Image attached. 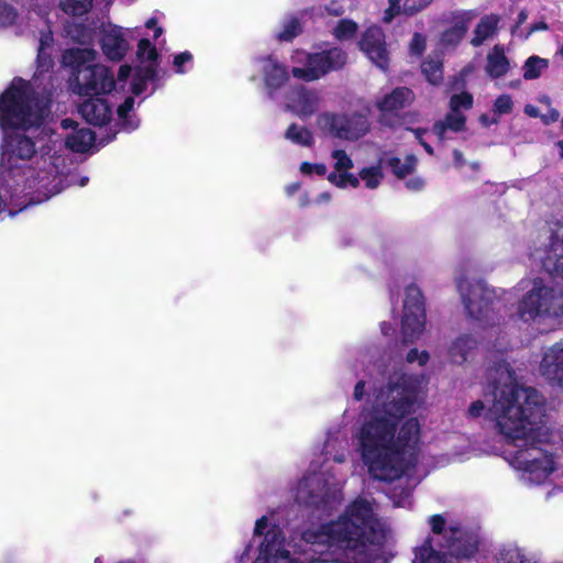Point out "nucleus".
Here are the masks:
<instances>
[{
    "label": "nucleus",
    "instance_id": "1",
    "mask_svg": "<svg viewBox=\"0 0 563 563\" xmlns=\"http://www.w3.org/2000/svg\"><path fill=\"white\" fill-rule=\"evenodd\" d=\"M385 542L378 505L360 496L336 520L307 528L298 543L286 538L275 512L262 516L241 559L254 544L253 563H389L393 554Z\"/></svg>",
    "mask_w": 563,
    "mask_h": 563
},
{
    "label": "nucleus",
    "instance_id": "2",
    "mask_svg": "<svg viewBox=\"0 0 563 563\" xmlns=\"http://www.w3.org/2000/svg\"><path fill=\"white\" fill-rule=\"evenodd\" d=\"M386 386L369 387L367 405L360 413L354 434L363 463L378 481H398L389 497L396 507L411 505L410 494L416 482L404 475L412 465L420 440L417 418L401 420L416 410L419 380L393 367Z\"/></svg>",
    "mask_w": 563,
    "mask_h": 563
},
{
    "label": "nucleus",
    "instance_id": "3",
    "mask_svg": "<svg viewBox=\"0 0 563 563\" xmlns=\"http://www.w3.org/2000/svg\"><path fill=\"white\" fill-rule=\"evenodd\" d=\"M494 371L496 386L486 399L487 408L484 401L476 400L470 406L468 415L476 418L486 410L498 433L518 448L512 465L521 472V481L529 486L540 485L554 471L553 457L544 448L551 439L549 428L542 422L545 399L536 388L518 384L505 360Z\"/></svg>",
    "mask_w": 563,
    "mask_h": 563
},
{
    "label": "nucleus",
    "instance_id": "4",
    "mask_svg": "<svg viewBox=\"0 0 563 563\" xmlns=\"http://www.w3.org/2000/svg\"><path fill=\"white\" fill-rule=\"evenodd\" d=\"M347 446V438L340 430L328 433L322 463L313 461L308 472L291 488V495L298 504L322 512H330L341 504L344 478L333 463L345 462Z\"/></svg>",
    "mask_w": 563,
    "mask_h": 563
},
{
    "label": "nucleus",
    "instance_id": "5",
    "mask_svg": "<svg viewBox=\"0 0 563 563\" xmlns=\"http://www.w3.org/2000/svg\"><path fill=\"white\" fill-rule=\"evenodd\" d=\"M35 154L30 135L13 132L5 139L0 158V213L14 217L29 205L26 188L32 187L26 162Z\"/></svg>",
    "mask_w": 563,
    "mask_h": 563
},
{
    "label": "nucleus",
    "instance_id": "6",
    "mask_svg": "<svg viewBox=\"0 0 563 563\" xmlns=\"http://www.w3.org/2000/svg\"><path fill=\"white\" fill-rule=\"evenodd\" d=\"M47 106V99L36 96L30 82L15 78L0 96V125L33 133L42 128Z\"/></svg>",
    "mask_w": 563,
    "mask_h": 563
},
{
    "label": "nucleus",
    "instance_id": "7",
    "mask_svg": "<svg viewBox=\"0 0 563 563\" xmlns=\"http://www.w3.org/2000/svg\"><path fill=\"white\" fill-rule=\"evenodd\" d=\"M526 290L518 305V316L525 322H540L563 316V290L550 287L541 278L522 279Z\"/></svg>",
    "mask_w": 563,
    "mask_h": 563
},
{
    "label": "nucleus",
    "instance_id": "8",
    "mask_svg": "<svg viewBox=\"0 0 563 563\" xmlns=\"http://www.w3.org/2000/svg\"><path fill=\"white\" fill-rule=\"evenodd\" d=\"M96 51L91 48H71L65 52L63 59L76 71V91L81 96H99L110 92L115 81L109 69L102 65H92Z\"/></svg>",
    "mask_w": 563,
    "mask_h": 563
},
{
    "label": "nucleus",
    "instance_id": "9",
    "mask_svg": "<svg viewBox=\"0 0 563 563\" xmlns=\"http://www.w3.org/2000/svg\"><path fill=\"white\" fill-rule=\"evenodd\" d=\"M346 53L332 47L321 52L309 53L296 49L290 56L292 63L291 75L296 79L311 82L321 79L331 71H336L346 64Z\"/></svg>",
    "mask_w": 563,
    "mask_h": 563
},
{
    "label": "nucleus",
    "instance_id": "10",
    "mask_svg": "<svg viewBox=\"0 0 563 563\" xmlns=\"http://www.w3.org/2000/svg\"><path fill=\"white\" fill-rule=\"evenodd\" d=\"M529 257L553 279L563 282V222H553L544 228L531 247Z\"/></svg>",
    "mask_w": 563,
    "mask_h": 563
},
{
    "label": "nucleus",
    "instance_id": "11",
    "mask_svg": "<svg viewBox=\"0 0 563 563\" xmlns=\"http://www.w3.org/2000/svg\"><path fill=\"white\" fill-rule=\"evenodd\" d=\"M465 310L471 319L482 327L494 324L497 320L493 305L496 290L483 283L470 284L462 280L457 285Z\"/></svg>",
    "mask_w": 563,
    "mask_h": 563
},
{
    "label": "nucleus",
    "instance_id": "12",
    "mask_svg": "<svg viewBox=\"0 0 563 563\" xmlns=\"http://www.w3.org/2000/svg\"><path fill=\"white\" fill-rule=\"evenodd\" d=\"M317 124L321 130L346 141H356L364 136L369 130L367 117L360 112H324L318 117Z\"/></svg>",
    "mask_w": 563,
    "mask_h": 563
},
{
    "label": "nucleus",
    "instance_id": "13",
    "mask_svg": "<svg viewBox=\"0 0 563 563\" xmlns=\"http://www.w3.org/2000/svg\"><path fill=\"white\" fill-rule=\"evenodd\" d=\"M424 305L420 289L410 285L406 288L401 332L405 342H413L424 328Z\"/></svg>",
    "mask_w": 563,
    "mask_h": 563
},
{
    "label": "nucleus",
    "instance_id": "14",
    "mask_svg": "<svg viewBox=\"0 0 563 563\" xmlns=\"http://www.w3.org/2000/svg\"><path fill=\"white\" fill-rule=\"evenodd\" d=\"M59 9L73 18L71 22L65 24V33L73 41L80 44L92 42L96 25L91 23H79L76 20L86 15L92 8V0H59Z\"/></svg>",
    "mask_w": 563,
    "mask_h": 563
},
{
    "label": "nucleus",
    "instance_id": "15",
    "mask_svg": "<svg viewBox=\"0 0 563 563\" xmlns=\"http://www.w3.org/2000/svg\"><path fill=\"white\" fill-rule=\"evenodd\" d=\"M139 67L136 68L131 87L134 95L145 91L146 82L154 80L157 74V51L152 43L143 38L137 45Z\"/></svg>",
    "mask_w": 563,
    "mask_h": 563
},
{
    "label": "nucleus",
    "instance_id": "16",
    "mask_svg": "<svg viewBox=\"0 0 563 563\" xmlns=\"http://www.w3.org/2000/svg\"><path fill=\"white\" fill-rule=\"evenodd\" d=\"M319 91L298 85L285 96V109L301 120L311 118L321 107Z\"/></svg>",
    "mask_w": 563,
    "mask_h": 563
},
{
    "label": "nucleus",
    "instance_id": "17",
    "mask_svg": "<svg viewBox=\"0 0 563 563\" xmlns=\"http://www.w3.org/2000/svg\"><path fill=\"white\" fill-rule=\"evenodd\" d=\"M360 49L382 70L388 68L389 53L386 46L385 34L378 26H369L362 34L358 42Z\"/></svg>",
    "mask_w": 563,
    "mask_h": 563
},
{
    "label": "nucleus",
    "instance_id": "18",
    "mask_svg": "<svg viewBox=\"0 0 563 563\" xmlns=\"http://www.w3.org/2000/svg\"><path fill=\"white\" fill-rule=\"evenodd\" d=\"M473 11H455L450 14L452 25L444 30L440 36L438 46L441 51L454 49L464 38L470 22L474 19Z\"/></svg>",
    "mask_w": 563,
    "mask_h": 563
},
{
    "label": "nucleus",
    "instance_id": "19",
    "mask_svg": "<svg viewBox=\"0 0 563 563\" xmlns=\"http://www.w3.org/2000/svg\"><path fill=\"white\" fill-rule=\"evenodd\" d=\"M260 70L263 75L265 89L269 98H275L276 92L289 79L287 67L272 56H265L257 59Z\"/></svg>",
    "mask_w": 563,
    "mask_h": 563
},
{
    "label": "nucleus",
    "instance_id": "20",
    "mask_svg": "<svg viewBox=\"0 0 563 563\" xmlns=\"http://www.w3.org/2000/svg\"><path fill=\"white\" fill-rule=\"evenodd\" d=\"M539 373L549 383L563 386V342L543 350Z\"/></svg>",
    "mask_w": 563,
    "mask_h": 563
},
{
    "label": "nucleus",
    "instance_id": "21",
    "mask_svg": "<svg viewBox=\"0 0 563 563\" xmlns=\"http://www.w3.org/2000/svg\"><path fill=\"white\" fill-rule=\"evenodd\" d=\"M101 48L111 60H120L129 49V44L122 34L121 27L113 24H102Z\"/></svg>",
    "mask_w": 563,
    "mask_h": 563
},
{
    "label": "nucleus",
    "instance_id": "22",
    "mask_svg": "<svg viewBox=\"0 0 563 563\" xmlns=\"http://www.w3.org/2000/svg\"><path fill=\"white\" fill-rule=\"evenodd\" d=\"M79 112L87 122L103 125L111 118V108L102 98H90L79 106Z\"/></svg>",
    "mask_w": 563,
    "mask_h": 563
},
{
    "label": "nucleus",
    "instance_id": "23",
    "mask_svg": "<svg viewBox=\"0 0 563 563\" xmlns=\"http://www.w3.org/2000/svg\"><path fill=\"white\" fill-rule=\"evenodd\" d=\"M413 100V93L408 88H396L377 102L383 117L393 114L409 106Z\"/></svg>",
    "mask_w": 563,
    "mask_h": 563
},
{
    "label": "nucleus",
    "instance_id": "24",
    "mask_svg": "<svg viewBox=\"0 0 563 563\" xmlns=\"http://www.w3.org/2000/svg\"><path fill=\"white\" fill-rule=\"evenodd\" d=\"M466 118L461 111L451 110L443 120H440L433 125V133L439 141L450 139L449 132H461L465 129Z\"/></svg>",
    "mask_w": 563,
    "mask_h": 563
},
{
    "label": "nucleus",
    "instance_id": "25",
    "mask_svg": "<svg viewBox=\"0 0 563 563\" xmlns=\"http://www.w3.org/2000/svg\"><path fill=\"white\" fill-rule=\"evenodd\" d=\"M510 69V63L505 54L503 45H495L487 54L486 57V74L493 78H500L505 76Z\"/></svg>",
    "mask_w": 563,
    "mask_h": 563
},
{
    "label": "nucleus",
    "instance_id": "26",
    "mask_svg": "<svg viewBox=\"0 0 563 563\" xmlns=\"http://www.w3.org/2000/svg\"><path fill=\"white\" fill-rule=\"evenodd\" d=\"M500 18L497 14L484 15L474 29L471 44L474 47L481 46L485 41L492 38L496 32Z\"/></svg>",
    "mask_w": 563,
    "mask_h": 563
},
{
    "label": "nucleus",
    "instance_id": "27",
    "mask_svg": "<svg viewBox=\"0 0 563 563\" xmlns=\"http://www.w3.org/2000/svg\"><path fill=\"white\" fill-rule=\"evenodd\" d=\"M476 340L471 335L457 336L449 347V357L452 363L462 364L467 360L468 353L475 349Z\"/></svg>",
    "mask_w": 563,
    "mask_h": 563
},
{
    "label": "nucleus",
    "instance_id": "28",
    "mask_svg": "<svg viewBox=\"0 0 563 563\" xmlns=\"http://www.w3.org/2000/svg\"><path fill=\"white\" fill-rule=\"evenodd\" d=\"M95 142V134L88 128H81L66 136L65 143L73 152L85 153Z\"/></svg>",
    "mask_w": 563,
    "mask_h": 563
},
{
    "label": "nucleus",
    "instance_id": "29",
    "mask_svg": "<svg viewBox=\"0 0 563 563\" xmlns=\"http://www.w3.org/2000/svg\"><path fill=\"white\" fill-rule=\"evenodd\" d=\"M43 27L40 31L38 36V54H37V63L41 68H48L51 65V58L48 54V49L53 45V33L47 23V21H42Z\"/></svg>",
    "mask_w": 563,
    "mask_h": 563
},
{
    "label": "nucleus",
    "instance_id": "30",
    "mask_svg": "<svg viewBox=\"0 0 563 563\" xmlns=\"http://www.w3.org/2000/svg\"><path fill=\"white\" fill-rule=\"evenodd\" d=\"M285 137L294 144L300 146H311L313 143V136L309 129L292 123L288 126L285 132Z\"/></svg>",
    "mask_w": 563,
    "mask_h": 563
},
{
    "label": "nucleus",
    "instance_id": "31",
    "mask_svg": "<svg viewBox=\"0 0 563 563\" xmlns=\"http://www.w3.org/2000/svg\"><path fill=\"white\" fill-rule=\"evenodd\" d=\"M417 165V158L413 155H407L404 159L399 157H390L388 159V166L391 168L393 173L402 178L409 174H411Z\"/></svg>",
    "mask_w": 563,
    "mask_h": 563
},
{
    "label": "nucleus",
    "instance_id": "32",
    "mask_svg": "<svg viewBox=\"0 0 563 563\" xmlns=\"http://www.w3.org/2000/svg\"><path fill=\"white\" fill-rule=\"evenodd\" d=\"M549 67V60L545 58H541L539 56H530L522 69H523V78L526 80L537 79L541 76V74Z\"/></svg>",
    "mask_w": 563,
    "mask_h": 563
},
{
    "label": "nucleus",
    "instance_id": "33",
    "mask_svg": "<svg viewBox=\"0 0 563 563\" xmlns=\"http://www.w3.org/2000/svg\"><path fill=\"white\" fill-rule=\"evenodd\" d=\"M497 563H537L518 547H506L500 550Z\"/></svg>",
    "mask_w": 563,
    "mask_h": 563
},
{
    "label": "nucleus",
    "instance_id": "34",
    "mask_svg": "<svg viewBox=\"0 0 563 563\" xmlns=\"http://www.w3.org/2000/svg\"><path fill=\"white\" fill-rule=\"evenodd\" d=\"M422 73L428 81L438 85L442 80V62L438 58H428L421 65Z\"/></svg>",
    "mask_w": 563,
    "mask_h": 563
},
{
    "label": "nucleus",
    "instance_id": "35",
    "mask_svg": "<svg viewBox=\"0 0 563 563\" xmlns=\"http://www.w3.org/2000/svg\"><path fill=\"white\" fill-rule=\"evenodd\" d=\"M134 107V98L128 97L124 102L118 108V117L122 121L124 129L133 131L139 126V121L129 117V112Z\"/></svg>",
    "mask_w": 563,
    "mask_h": 563
},
{
    "label": "nucleus",
    "instance_id": "36",
    "mask_svg": "<svg viewBox=\"0 0 563 563\" xmlns=\"http://www.w3.org/2000/svg\"><path fill=\"white\" fill-rule=\"evenodd\" d=\"M358 29V25L356 22L349 20V19H342L338 22L335 27L332 31V34L334 37L339 41H345L354 37L356 34V31Z\"/></svg>",
    "mask_w": 563,
    "mask_h": 563
},
{
    "label": "nucleus",
    "instance_id": "37",
    "mask_svg": "<svg viewBox=\"0 0 563 563\" xmlns=\"http://www.w3.org/2000/svg\"><path fill=\"white\" fill-rule=\"evenodd\" d=\"M360 178L365 183V186L368 189L377 188L383 179L380 166H372L361 169Z\"/></svg>",
    "mask_w": 563,
    "mask_h": 563
},
{
    "label": "nucleus",
    "instance_id": "38",
    "mask_svg": "<svg viewBox=\"0 0 563 563\" xmlns=\"http://www.w3.org/2000/svg\"><path fill=\"white\" fill-rule=\"evenodd\" d=\"M301 32V26L296 18H289L284 22L283 30L277 34V40L289 42Z\"/></svg>",
    "mask_w": 563,
    "mask_h": 563
},
{
    "label": "nucleus",
    "instance_id": "39",
    "mask_svg": "<svg viewBox=\"0 0 563 563\" xmlns=\"http://www.w3.org/2000/svg\"><path fill=\"white\" fill-rule=\"evenodd\" d=\"M16 18V10L12 5L0 0V29L13 25Z\"/></svg>",
    "mask_w": 563,
    "mask_h": 563
},
{
    "label": "nucleus",
    "instance_id": "40",
    "mask_svg": "<svg viewBox=\"0 0 563 563\" xmlns=\"http://www.w3.org/2000/svg\"><path fill=\"white\" fill-rule=\"evenodd\" d=\"M473 106V97L468 92L453 95L450 100V109L461 111L468 110Z\"/></svg>",
    "mask_w": 563,
    "mask_h": 563
},
{
    "label": "nucleus",
    "instance_id": "41",
    "mask_svg": "<svg viewBox=\"0 0 563 563\" xmlns=\"http://www.w3.org/2000/svg\"><path fill=\"white\" fill-rule=\"evenodd\" d=\"M334 161V168L338 172L347 173L353 167V162L343 150H334L331 154Z\"/></svg>",
    "mask_w": 563,
    "mask_h": 563
},
{
    "label": "nucleus",
    "instance_id": "42",
    "mask_svg": "<svg viewBox=\"0 0 563 563\" xmlns=\"http://www.w3.org/2000/svg\"><path fill=\"white\" fill-rule=\"evenodd\" d=\"M433 0H405L402 3V13L413 15L426 9Z\"/></svg>",
    "mask_w": 563,
    "mask_h": 563
},
{
    "label": "nucleus",
    "instance_id": "43",
    "mask_svg": "<svg viewBox=\"0 0 563 563\" xmlns=\"http://www.w3.org/2000/svg\"><path fill=\"white\" fill-rule=\"evenodd\" d=\"M514 107L512 99L509 95L499 96L494 102V113L501 115L510 113Z\"/></svg>",
    "mask_w": 563,
    "mask_h": 563
},
{
    "label": "nucleus",
    "instance_id": "44",
    "mask_svg": "<svg viewBox=\"0 0 563 563\" xmlns=\"http://www.w3.org/2000/svg\"><path fill=\"white\" fill-rule=\"evenodd\" d=\"M57 0H29L30 5L41 16H46L54 8Z\"/></svg>",
    "mask_w": 563,
    "mask_h": 563
},
{
    "label": "nucleus",
    "instance_id": "45",
    "mask_svg": "<svg viewBox=\"0 0 563 563\" xmlns=\"http://www.w3.org/2000/svg\"><path fill=\"white\" fill-rule=\"evenodd\" d=\"M402 0H388L389 7L386 9L383 20L390 22L396 15L402 12Z\"/></svg>",
    "mask_w": 563,
    "mask_h": 563
},
{
    "label": "nucleus",
    "instance_id": "46",
    "mask_svg": "<svg viewBox=\"0 0 563 563\" xmlns=\"http://www.w3.org/2000/svg\"><path fill=\"white\" fill-rule=\"evenodd\" d=\"M426 36L420 33H415L410 42V52L416 55H421L426 49Z\"/></svg>",
    "mask_w": 563,
    "mask_h": 563
},
{
    "label": "nucleus",
    "instance_id": "47",
    "mask_svg": "<svg viewBox=\"0 0 563 563\" xmlns=\"http://www.w3.org/2000/svg\"><path fill=\"white\" fill-rule=\"evenodd\" d=\"M300 172L303 175H311V174L324 175L327 173V167L324 164H311L308 162H303L300 165Z\"/></svg>",
    "mask_w": 563,
    "mask_h": 563
},
{
    "label": "nucleus",
    "instance_id": "48",
    "mask_svg": "<svg viewBox=\"0 0 563 563\" xmlns=\"http://www.w3.org/2000/svg\"><path fill=\"white\" fill-rule=\"evenodd\" d=\"M406 360L408 363L417 362L420 366H423L429 361V354L426 351L419 352L417 349H412L408 352Z\"/></svg>",
    "mask_w": 563,
    "mask_h": 563
},
{
    "label": "nucleus",
    "instance_id": "49",
    "mask_svg": "<svg viewBox=\"0 0 563 563\" xmlns=\"http://www.w3.org/2000/svg\"><path fill=\"white\" fill-rule=\"evenodd\" d=\"M192 60V55L189 52H183L174 57V67L178 74L185 73L183 66Z\"/></svg>",
    "mask_w": 563,
    "mask_h": 563
},
{
    "label": "nucleus",
    "instance_id": "50",
    "mask_svg": "<svg viewBox=\"0 0 563 563\" xmlns=\"http://www.w3.org/2000/svg\"><path fill=\"white\" fill-rule=\"evenodd\" d=\"M329 181L333 185L345 188L346 187V173L345 172H339V173H331L328 177Z\"/></svg>",
    "mask_w": 563,
    "mask_h": 563
},
{
    "label": "nucleus",
    "instance_id": "51",
    "mask_svg": "<svg viewBox=\"0 0 563 563\" xmlns=\"http://www.w3.org/2000/svg\"><path fill=\"white\" fill-rule=\"evenodd\" d=\"M406 187L411 191H420L424 187V180L421 177H413L406 181Z\"/></svg>",
    "mask_w": 563,
    "mask_h": 563
},
{
    "label": "nucleus",
    "instance_id": "52",
    "mask_svg": "<svg viewBox=\"0 0 563 563\" xmlns=\"http://www.w3.org/2000/svg\"><path fill=\"white\" fill-rule=\"evenodd\" d=\"M366 385L367 383L365 380H360L354 388L353 397L355 400H362L365 393H366Z\"/></svg>",
    "mask_w": 563,
    "mask_h": 563
},
{
    "label": "nucleus",
    "instance_id": "53",
    "mask_svg": "<svg viewBox=\"0 0 563 563\" xmlns=\"http://www.w3.org/2000/svg\"><path fill=\"white\" fill-rule=\"evenodd\" d=\"M559 117H560L559 111H556L555 109H550L548 111V113L542 115V121L545 124H550L552 122L558 121Z\"/></svg>",
    "mask_w": 563,
    "mask_h": 563
},
{
    "label": "nucleus",
    "instance_id": "54",
    "mask_svg": "<svg viewBox=\"0 0 563 563\" xmlns=\"http://www.w3.org/2000/svg\"><path fill=\"white\" fill-rule=\"evenodd\" d=\"M325 10L328 11L329 14L335 16L341 15L344 12L343 7L338 2H332L329 7L325 8Z\"/></svg>",
    "mask_w": 563,
    "mask_h": 563
},
{
    "label": "nucleus",
    "instance_id": "55",
    "mask_svg": "<svg viewBox=\"0 0 563 563\" xmlns=\"http://www.w3.org/2000/svg\"><path fill=\"white\" fill-rule=\"evenodd\" d=\"M131 74V67L129 65H122L119 69L118 81H125Z\"/></svg>",
    "mask_w": 563,
    "mask_h": 563
},
{
    "label": "nucleus",
    "instance_id": "56",
    "mask_svg": "<svg viewBox=\"0 0 563 563\" xmlns=\"http://www.w3.org/2000/svg\"><path fill=\"white\" fill-rule=\"evenodd\" d=\"M412 132L415 133L416 139H417V140L420 142V144L424 147V150L427 151V153H429V154H433V150H432V147H431L428 143H426V142L422 140V135H423V133H424V132H423V131H421V130H415V131H412Z\"/></svg>",
    "mask_w": 563,
    "mask_h": 563
},
{
    "label": "nucleus",
    "instance_id": "57",
    "mask_svg": "<svg viewBox=\"0 0 563 563\" xmlns=\"http://www.w3.org/2000/svg\"><path fill=\"white\" fill-rule=\"evenodd\" d=\"M360 179H361L360 176L356 177L353 174H350L349 172L346 173V186L356 188L360 185Z\"/></svg>",
    "mask_w": 563,
    "mask_h": 563
},
{
    "label": "nucleus",
    "instance_id": "58",
    "mask_svg": "<svg viewBox=\"0 0 563 563\" xmlns=\"http://www.w3.org/2000/svg\"><path fill=\"white\" fill-rule=\"evenodd\" d=\"M525 113L532 118H537L539 115L538 109L531 104L526 106Z\"/></svg>",
    "mask_w": 563,
    "mask_h": 563
},
{
    "label": "nucleus",
    "instance_id": "59",
    "mask_svg": "<svg viewBox=\"0 0 563 563\" xmlns=\"http://www.w3.org/2000/svg\"><path fill=\"white\" fill-rule=\"evenodd\" d=\"M300 188V184L299 183H294V184H290L286 187V192L291 196L294 195L295 192H297Z\"/></svg>",
    "mask_w": 563,
    "mask_h": 563
},
{
    "label": "nucleus",
    "instance_id": "60",
    "mask_svg": "<svg viewBox=\"0 0 563 563\" xmlns=\"http://www.w3.org/2000/svg\"><path fill=\"white\" fill-rule=\"evenodd\" d=\"M453 156H454V162H455L456 166H462L464 163L463 154L460 151L455 150L453 152Z\"/></svg>",
    "mask_w": 563,
    "mask_h": 563
},
{
    "label": "nucleus",
    "instance_id": "61",
    "mask_svg": "<svg viewBox=\"0 0 563 563\" xmlns=\"http://www.w3.org/2000/svg\"><path fill=\"white\" fill-rule=\"evenodd\" d=\"M547 29H548V25L544 22H539L531 26L529 34H531L532 32H536V31L547 30Z\"/></svg>",
    "mask_w": 563,
    "mask_h": 563
},
{
    "label": "nucleus",
    "instance_id": "62",
    "mask_svg": "<svg viewBox=\"0 0 563 563\" xmlns=\"http://www.w3.org/2000/svg\"><path fill=\"white\" fill-rule=\"evenodd\" d=\"M60 125L63 129L67 130V129H74L76 123L73 120L65 119L60 122Z\"/></svg>",
    "mask_w": 563,
    "mask_h": 563
},
{
    "label": "nucleus",
    "instance_id": "63",
    "mask_svg": "<svg viewBox=\"0 0 563 563\" xmlns=\"http://www.w3.org/2000/svg\"><path fill=\"white\" fill-rule=\"evenodd\" d=\"M380 330H382V332H383V334H384V335H388V334H389V331L391 330V327H390L388 323L383 322V323L380 324Z\"/></svg>",
    "mask_w": 563,
    "mask_h": 563
},
{
    "label": "nucleus",
    "instance_id": "64",
    "mask_svg": "<svg viewBox=\"0 0 563 563\" xmlns=\"http://www.w3.org/2000/svg\"><path fill=\"white\" fill-rule=\"evenodd\" d=\"M330 200V195L328 192H322L318 196L317 201L318 202H324Z\"/></svg>",
    "mask_w": 563,
    "mask_h": 563
}]
</instances>
